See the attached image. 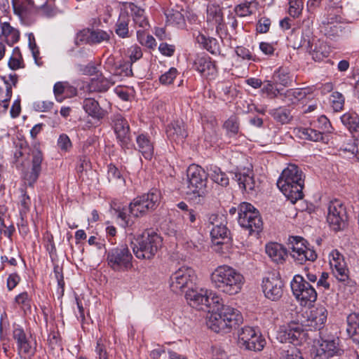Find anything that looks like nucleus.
<instances>
[{"label": "nucleus", "mask_w": 359, "mask_h": 359, "mask_svg": "<svg viewBox=\"0 0 359 359\" xmlns=\"http://www.w3.org/2000/svg\"><path fill=\"white\" fill-rule=\"evenodd\" d=\"M211 283L219 292L234 295L241 291L245 283L243 276L229 265L217 266L210 275Z\"/></svg>", "instance_id": "obj_1"}, {"label": "nucleus", "mask_w": 359, "mask_h": 359, "mask_svg": "<svg viewBox=\"0 0 359 359\" xmlns=\"http://www.w3.org/2000/svg\"><path fill=\"white\" fill-rule=\"evenodd\" d=\"M277 186L292 203L304 196V175L302 170L294 164L285 168L277 181Z\"/></svg>", "instance_id": "obj_2"}, {"label": "nucleus", "mask_w": 359, "mask_h": 359, "mask_svg": "<svg viewBox=\"0 0 359 359\" xmlns=\"http://www.w3.org/2000/svg\"><path fill=\"white\" fill-rule=\"evenodd\" d=\"M312 34L313 32L310 27L304 25L300 39L299 41L294 42V48H306L314 61L321 62L329 56L330 48L323 41L313 38Z\"/></svg>", "instance_id": "obj_3"}, {"label": "nucleus", "mask_w": 359, "mask_h": 359, "mask_svg": "<svg viewBox=\"0 0 359 359\" xmlns=\"http://www.w3.org/2000/svg\"><path fill=\"white\" fill-rule=\"evenodd\" d=\"M133 255L126 244H120L106 250V262L114 272H126L133 265Z\"/></svg>", "instance_id": "obj_4"}, {"label": "nucleus", "mask_w": 359, "mask_h": 359, "mask_svg": "<svg viewBox=\"0 0 359 359\" xmlns=\"http://www.w3.org/2000/svg\"><path fill=\"white\" fill-rule=\"evenodd\" d=\"M162 238L155 232L146 231L136 239L133 247L135 257L140 259H152L161 247Z\"/></svg>", "instance_id": "obj_5"}, {"label": "nucleus", "mask_w": 359, "mask_h": 359, "mask_svg": "<svg viewBox=\"0 0 359 359\" xmlns=\"http://www.w3.org/2000/svg\"><path fill=\"white\" fill-rule=\"evenodd\" d=\"M238 222L248 235L258 234L262 230L263 222L259 212L249 203L239 205Z\"/></svg>", "instance_id": "obj_6"}, {"label": "nucleus", "mask_w": 359, "mask_h": 359, "mask_svg": "<svg viewBox=\"0 0 359 359\" xmlns=\"http://www.w3.org/2000/svg\"><path fill=\"white\" fill-rule=\"evenodd\" d=\"M12 337L16 344L18 355L20 358L31 359L36 352V341L20 325H13Z\"/></svg>", "instance_id": "obj_7"}, {"label": "nucleus", "mask_w": 359, "mask_h": 359, "mask_svg": "<svg viewBox=\"0 0 359 359\" xmlns=\"http://www.w3.org/2000/svg\"><path fill=\"white\" fill-rule=\"evenodd\" d=\"M293 295L302 306H306L315 302L317 292L315 288L301 275H295L290 283Z\"/></svg>", "instance_id": "obj_8"}, {"label": "nucleus", "mask_w": 359, "mask_h": 359, "mask_svg": "<svg viewBox=\"0 0 359 359\" xmlns=\"http://www.w3.org/2000/svg\"><path fill=\"white\" fill-rule=\"evenodd\" d=\"M348 222L346 208L343 203L337 199L331 201L327 215V222L331 230L335 232L344 231L348 226Z\"/></svg>", "instance_id": "obj_9"}, {"label": "nucleus", "mask_w": 359, "mask_h": 359, "mask_svg": "<svg viewBox=\"0 0 359 359\" xmlns=\"http://www.w3.org/2000/svg\"><path fill=\"white\" fill-rule=\"evenodd\" d=\"M196 275L189 266H182L170 277V287L175 293L186 292L195 285Z\"/></svg>", "instance_id": "obj_10"}, {"label": "nucleus", "mask_w": 359, "mask_h": 359, "mask_svg": "<svg viewBox=\"0 0 359 359\" xmlns=\"http://www.w3.org/2000/svg\"><path fill=\"white\" fill-rule=\"evenodd\" d=\"M291 255L299 264L306 261L313 262L317 258L316 251L309 247L307 241L300 236H290L287 242Z\"/></svg>", "instance_id": "obj_11"}, {"label": "nucleus", "mask_w": 359, "mask_h": 359, "mask_svg": "<svg viewBox=\"0 0 359 359\" xmlns=\"http://www.w3.org/2000/svg\"><path fill=\"white\" fill-rule=\"evenodd\" d=\"M318 346L313 351V359H330L334 356H340L344 350L339 346V339L335 337H320Z\"/></svg>", "instance_id": "obj_12"}, {"label": "nucleus", "mask_w": 359, "mask_h": 359, "mask_svg": "<svg viewBox=\"0 0 359 359\" xmlns=\"http://www.w3.org/2000/svg\"><path fill=\"white\" fill-rule=\"evenodd\" d=\"M238 344L246 350L260 351L265 346L266 340L254 327L245 326L238 333Z\"/></svg>", "instance_id": "obj_13"}, {"label": "nucleus", "mask_w": 359, "mask_h": 359, "mask_svg": "<svg viewBox=\"0 0 359 359\" xmlns=\"http://www.w3.org/2000/svg\"><path fill=\"white\" fill-rule=\"evenodd\" d=\"M208 175L205 170L195 164L191 165L187 169L188 187L198 196H203L207 193L206 184Z\"/></svg>", "instance_id": "obj_14"}, {"label": "nucleus", "mask_w": 359, "mask_h": 359, "mask_svg": "<svg viewBox=\"0 0 359 359\" xmlns=\"http://www.w3.org/2000/svg\"><path fill=\"white\" fill-rule=\"evenodd\" d=\"M284 284L278 274L270 273L264 278L262 290L264 295L271 301L279 300L283 294Z\"/></svg>", "instance_id": "obj_15"}, {"label": "nucleus", "mask_w": 359, "mask_h": 359, "mask_svg": "<svg viewBox=\"0 0 359 359\" xmlns=\"http://www.w3.org/2000/svg\"><path fill=\"white\" fill-rule=\"evenodd\" d=\"M206 22L211 29L215 27L216 32L222 39L227 34L224 29V17L222 8L216 4H210L207 6Z\"/></svg>", "instance_id": "obj_16"}, {"label": "nucleus", "mask_w": 359, "mask_h": 359, "mask_svg": "<svg viewBox=\"0 0 359 359\" xmlns=\"http://www.w3.org/2000/svg\"><path fill=\"white\" fill-rule=\"evenodd\" d=\"M12 5L14 13L24 25H31L34 23L32 14L36 7L33 0H12Z\"/></svg>", "instance_id": "obj_17"}, {"label": "nucleus", "mask_w": 359, "mask_h": 359, "mask_svg": "<svg viewBox=\"0 0 359 359\" xmlns=\"http://www.w3.org/2000/svg\"><path fill=\"white\" fill-rule=\"evenodd\" d=\"M327 310L324 306H313L306 313L304 325L310 327L311 330H320L327 322Z\"/></svg>", "instance_id": "obj_18"}, {"label": "nucleus", "mask_w": 359, "mask_h": 359, "mask_svg": "<svg viewBox=\"0 0 359 359\" xmlns=\"http://www.w3.org/2000/svg\"><path fill=\"white\" fill-rule=\"evenodd\" d=\"M209 222L212 226L210 235L215 243L219 245L223 243V240L229 239L230 231L226 226V222L223 216L211 215L209 217Z\"/></svg>", "instance_id": "obj_19"}, {"label": "nucleus", "mask_w": 359, "mask_h": 359, "mask_svg": "<svg viewBox=\"0 0 359 359\" xmlns=\"http://www.w3.org/2000/svg\"><path fill=\"white\" fill-rule=\"evenodd\" d=\"M185 298L191 306L198 310L208 309L210 305L208 291L203 288L192 287L186 290Z\"/></svg>", "instance_id": "obj_20"}, {"label": "nucleus", "mask_w": 359, "mask_h": 359, "mask_svg": "<svg viewBox=\"0 0 359 359\" xmlns=\"http://www.w3.org/2000/svg\"><path fill=\"white\" fill-rule=\"evenodd\" d=\"M112 121L117 140L122 147H127L131 140L127 120L121 114H116L114 115Z\"/></svg>", "instance_id": "obj_21"}, {"label": "nucleus", "mask_w": 359, "mask_h": 359, "mask_svg": "<svg viewBox=\"0 0 359 359\" xmlns=\"http://www.w3.org/2000/svg\"><path fill=\"white\" fill-rule=\"evenodd\" d=\"M32 168L24 174L25 183L29 187H33L37 181L41 172V163L43 161V154L40 150L36 149L32 153Z\"/></svg>", "instance_id": "obj_22"}, {"label": "nucleus", "mask_w": 359, "mask_h": 359, "mask_svg": "<svg viewBox=\"0 0 359 359\" xmlns=\"http://www.w3.org/2000/svg\"><path fill=\"white\" fill-rule=\"evenodd\" d=\"M32 168L24 174L25 183L29 187H33L37 181L41 172V163L43 161V154L40 150L36 149L32 153Z\"/></svg>", "instance_id": "obj_23"}, {"label": "nucleus", "mask_w": 359, "mask_h": 359, "mask_svg": "<svg viewBox=\"0 0 359 359\" xmlns=\"http://www.w3.org/2000/svg\"><path fill=\"white\" fill-rule=\"evenodd\" d=\"M332 273L336 278L345 285L353 287L355 283L348 276V269L346 266L344 260L330 259Z\"/></svg>", "instance_id": "obj_24"}, {"label": "nucleus", "mask_w": 359, "mask_h": 359, "mask_svg": "<svg viewBox=\"0 0 359 359\" xmlns=\"http://www.w3.org/2000/svg\"><path fill=\"white\" fill-rule=\"evenodd\" d=\"M201 76L206 78H213L217 74V67L210 57L198 56L194 62L193 67Z\"/></svg>", "instance_id": "obj_25"}, {"label": "nucleus", "mask_w": 359, "mask_h": 359, "mask_svg": "<svg viewBox=\"0 0 359 359\" xmlns=\"http://www.w3.org/2000/svg\"><path fill=\"white\" fill-rule=\"evenodd\" d=\"M311 93V90L309 88H291L280 93V97L287 106H290L303 100Z\"/></svg>", "instance_id": "obj_26"}, {"label": "nucleus", "mask_w": 359, "mask_h": 359, "mask_svg": "<svg viewBox=\"0 0 359 359\" xmlns=\"http://www.w3.org/2000/svg\"><path fill=\"white\" fill-rule=\"evenodd\" d=\"M137 147L135 148L142 154L147 160H151L154 154V142L147 134H140L136 137Z\"/></svg>", "instance_id": "obj_27"}, {"label": "nucleus", "mask_w": 359, "mask_h": 359, "mask_svg": "<svg viewBox=\"0 0 359 359\" xmlns=\"http://www.w3.org/2000/svg\"><path fill=\"white\" fill-rule=\"evenodd\" d=\"M207 325L215 332L227 333L230 332L229 327L218 307L217 311H213L209 316Z\"/></svg>", "instance_id": "obj_28"}, {"label": "nucleus", "mask_w": 359, "mask_h": 359, "mask_svg": "<svg viewBox=\"0 0 359 359\" xmlns=\"http://www.w3.org/2000/svg\"><path fill=\"white\" fill-rule=\"evenodd\" d=\"M130 18L126 11H121L115 24L114 31L121 39L130 38L133 36V30H130Z\"/></svg>", "instance_id": "obj_29"}, {"label": "nucleus", "mask_w": 359, "mask_h": 359, "mask_svg": "<svg viewBox=\"0 0 359 359\" xmlns=\"http://www.w3.org/2000/svg\"><path fill=\"white\" fill-rule=\"evenodd\" d=\"M166 134L170 140L175 142L182 141L188 136L184 122L178 120L167 126Z\"/></svg>", "instance_id": "obj_30"}, {"label": "nucleus", "mask_w": 359, "mask_h": 359, "mask_svg": "<svg viewBox=\"0 0 359 359\" xmlns=\"http://www.w3.org/2000/svg\"><path fill=\"white\" fill-rule=\"evenodd\" d=\"M219 308L230 330L242 322V316L237 309L228 305H222Z\"/></svg>", "instance_id": "obj_31"}, {"label": "nucleus", "mask_w": 359, "mask_h": 359, "mask_svg": "<svg viewBox=\"0 0 359 359\" xmlns=\"http://www.w3.org/2000/svg\"><path fill=\"white\" fill-rule=\"evenodd\" d=\"M83 108L94 119L100 120L106 114L105 110L100 106L99 102L94 98H85L83 102Z\"/></svg>", "instance_id": "obj_32"}, {"label": "nucleus", "mask_w": 359, "mask_h": 359, "mask_svg": "<svg viewBox=\"0 0 359 359\" xmlns=\"http://www.w3.org/2000/svg\"><path fill=\"white\" fill-rule=\"evenodd\" d=\"M266 253L276 263H282L287 257V250L280 244L271 243L266 245Z\"/></svg>", "instance_id": "obj_33"}, {"label": "nucleus", "mask_w": 359, "mask_h": 359, "mask_svg": "<svg viewBox=\"0 0 359 359\" xmlns=\"http://www.w3.org/2000/svg\"><path fill=\"white\" fill-rule=\"evenodd\" d=\"M342 124L353 135H359V115L354 111L344 114L341 118Z\"/></svg>", "instance_id": "obj_34"}, {"label": "nucleus", "mask_w": 359, "mask_h": 359, "mask_svg": "<svg viewBox=\"0 0 359 359\" xmlns=\"http://www.w3.org/2000/svg\"><path fill=\"white\" fill-rule=\"evenodd\" d=\"M233 179L238 182L239 187L243 190L247 192L254 190L255 182L252 170L248 169L246 172H236Z\"/></svg>", "instance_id": "obj_35"}, {"label": "nucleus", "mask_w": 359, "mask_h": 359, "mask_svg": "<svg viewBox=\"0 0 359 359\" xmlns=\"http://www.w3.org/2000/svg\"><path fill=\"white\" fill-rule=\"evenodd\" d=\"M140 196L142 198V201L144 203L147 208H149L150 210H154L160 203L161 194L158 189L153 188L147 194H144Z\"/></svg>", "instance_id": "obj_36"}, {"label": "nucleus", "mask_w": 359, "mask_h": 359, "mask_svg": "<svg viewBox=\"0 0 359 359\" xmlns=\"http://www.w3.org/2000/svg\"><path fill=\"white\" fill-rule=\"evenodd\" d=\"M207 170L208 175L214 182L224 187L229 185V179L220 168L215 165H210L207 167Z\"/></svg>", "instance_id": "obj_37"}, {"label": "nucleus", "mask_w": 359, "mask_h": 359, "mask_svg": "<svg viewBox=\"0 0 359 359\" xmlns=\"http://www.w3.org/2000/svg\"><path fill=\"white\" fill-rule=\"evenodd\" d=\"M135 25L143 29L149 27V21L145 15L144 10L131 3L129 6Z\"/></svg>", "instance_id": "obj_38"}, {"label": "nucleus", "mask_w": 359, "mask_h": 359, "mask_svg": "<svg viewBox=\"0 0 359 359\" xmlns=\"http://www.w3.org/2000/svg\"><path fill=\"white\" fill-rule=\"evenodd\" d=\"M114 84V82L100 75L96 78L91 79L88 88L91 92L103 93L107 91Z\"/></svg>", "instance_id": "obj_39"}, {"label": "nucleus", "mask_w": 359, "mask_h": 359, "mask_svg": "<svg viewBox=\"0 0 359 359\" xmlns=\"http://www.w3.org/2000/svg\"><path fill=\"white\" fill-rule=\"evenodd\" d=\"M1 36H3L6 42L10 46H13L20 39V32L13 27L9 22H1Z\"/></svg>", "instance_id": "obj_40"}, {"label": "nucleus", "mask_w": 359, "mask_h": 359, "mask_svg": "<svg viewBox=\"0 0 359 359\" xmlns=\"http://www.w3.org/2000/svg\"><path fill=\"white\" fill-rule=\"evenodd\" d=\"M272 78L276 84H279L285 87L291 86L292 83V76L287 67H279L274 72Z\"/></svg>", "instance_id": "obj_41"}, {"label": "nucleus", "mask_w": 359, "mask_h": 359, "mask_svg": "<svg viewBox=\"0 0 359 359\" xmlns=\"http://www.w3.org/2000/svg\"><path fill=\"white\" fill-rule=\"evenodd\" d=\"M259 8V3L254 0L245 1L235 7L236 13L240 17H247L255 14Z\"/></svg>", "instance_id": "obj_42"}, {"label": "nucleus", "mask_w": 359, "mask_h": 359, "mask_svg": "<svg viewBox=\"0 0 359 359\" xmlns=\"http://www.w3.org/2000/svg\"><path fill=\"white\" fill-rule=\"evenodd\" d=\"M196 41L201 44L210 53L215 55L219 50V43L217 40L212 37H206L202 34H198L196 36Z\"/></svg>", "instance_id": "obj_43"}, {"label": "nucleus", "mask_w": 359, "mask_h": 359, "mask_svg": "<svg viewBox=\"0 0 359 359\" xmlns=\"http://www.w3.org/2000/svg\"><path fill=\"white\" fill-rule=\"evenodd\" d=\"M269 114L275 121L281 124L288 123L292 119L291 111L286 107H278L270 110Z\"/></svg>", "instance_id": "obj_44"}, {"label": "nucleus", "mask_w": 359, "mask_h": 359, "mask_svg": "<svg viewBox=\"0 0 359 359\" xmlns=\"http://www.w3.org/2000/svg\"><path fill=\"white\" fill-rule=\"evenodd\" d=\"M165 16L168 24L177 26L179 28L185 27V19L180 11L174 9L168 10Z\"/></svg>", "instance_id": "obj_45"}, {"label": "nucleus", "mask_w": 359, "mask_h": 359, "mask_svg": "<svg viewBox=\"0 0 359 359\" xmlns=\"http://www.w3.org/2000/svg\"><path fill=\"white\" fill-rule=\"evenodd\" d=\"M301 135L304 137V139L313 142H319L322 141L323 142L327 143L328 138L327 136H324L323 132H319L315 129L305 128H302L299 130Z\"/></svg>", "instance_id": "obj_46"}, {"label": "nucleus", "mask_w": 359, "mask_h": 359, "mask_svg": "<svg viewBox=\"0 0 359 359\" xmlns=\"http://www.w3.org/2000/svg\"><path fill=\"white\" fill-rule=\"evenodd\" d=\"M130 213L135 217L142 216L148 211H150L149 208H147L144 203L142 201L140 196H137L130 203L129 205Z\"/></svg>", "instance_id": "obj_47"}, {"label": "nucleus", "mask_w": 359, "mask_h": 359, "mask_svg": "<svg viewBox=\"0 0 359 359\" xmlns=\"http://www.w3.org/2000/svg\"><path fill=\"white\" fill-rule=\"evenodd\" d=\"M15 304L24 311L25 314L31 312L32 297L27 292L18 294L15 297Z\"/></svg>", "instance_id": "obj_48"}, {"label": "nucleus", "mask_w": 359, "mask_h": 359, "mask_svg": "<svg viewBox=\"0 0 359 359\" xmlns=\"http://www.w3.org/2000/svg\"><path fill=\"white\" fill-rule=\"evenodd\" d=\"M330 102L332 109L336 112H339L344 109L345 98L341 93L334 91L330 95Z\"/></svg>", "instance_id": "obj_49"}, {"label": "nucleus", "mask_w": 359, "mask_h": 359, "mask_svg": "<svg viewBox=\"0 0 359 359\" xmlns=\"http://www.w3.org/2000/svg\"><path fill=\"white\" fill-rule=\"evenodd\" d=\"M8 65L9 68L13 70L24 67L23 60L18 47H15L13 49V54L8 60Z\"/></svg>", "instance_id": "obj_50"}, {"label": "nucleus", "mask_w": 359, "mask_h": 359, "mask_svg": "<svg viewBox=\"0 0 359 359\" xmlns=\"http://www.w3.org/2000/svg\"><path fill=\"white\" fill-rule=\"evenodd\" d=\"M107 177L109 181H113L118 184H125V179L121 171L113 164L108 165Z\"/></svg>", "instance_id": "obj_51"}, {"label": "nucleus", "mask_w": 359, "mask_h": 359, "mask_svg": "<svg viewBox=\"0 0 359 359\" xmlns=\"http://www.w3.org/2000/svg\"><path fill=\"white\" fill-rule=\"evenodd\" d=\"M110 34L102 29H92L90 44L100 43L104 41H109Z\"/></svg>", "instance_id": "obj_52"}, {"label": "nucleus", "mask_w": 359, "mask_h": 359, "mask_svg": "<svg viewBox=\"0 0 359 359\" xmlns=\"http://www.w3.org/2000/svg\"><path fill=\"white\" fill-rule=\"evenodd\" d=\"M302 331L301 325L292 323L288 325V328L285 330V334L287 335L286 339L291 342L297 340L300 337Z\"/></svg>", "instance_id": "obj_53"}, {"label": "nucleus", "mask_w": 359, "mask_h": 359, "mask_svg": "<svg viewBox=\"0 0 359 359\" xmlns=\"http://www.w3.org/2000/svg\"><path fill=\"white\" fill-rule=\"evenodd\" d=\"M137 38L142 45L149 48H153L156 45L155 39L151 35H146L144 30L137 31Z\"/></svg>", "instance_id": "obj_54"}, {"label": "nucleus", "mask_w": 359, "mask_h": 359, "mask_svg": "<svg viewBox=\"0 0 359 359\" xmlns=\"http://www.w3.org/2000/svg\"><path fill=\"white\" fill-rule=\"evenodd\" d=\"M114 75L120 76H131L133 75L132 65L128 62H121L114 72Z\"/></svg>", "instance_id": "obj_55"}, {"label": "nucleus", "mask_w": 359, "mask_h": 359, "mask_svg": "<svg viewBox=\"0 0 359 359\" xmlns=\"http://www.w3.org/2000/svg\"><path fill=\"white\" fill-rule=\"evenodd\" d=\"M224 127L230 136L236 135L239 130L238 119L236 116H231L224 123Z\"/></svg>", "instance_id": "obj_56"}, {"label": "nucleus", "mask_w": 359, "mask_h": 359, "mask_svg": "<svg viewBox=\"0 0 359 359\" xmlns=\"http://www.w3.org/2000/svg\"><path fill=\"white\" fill-rule=\"evenodd\" d=\"M359 327V313H352L347 317V333H355L356 329Z\"/></svg>", "instance_id": "obj_57"}, {"label": "nucleus", "mask_w": 359, "mask_h": 359, "mask_svg": "<svg viewBox=\"0 0 359 359\" xmlns=\"http://www.w3.org/2000/svg\"><path fill=\"white\" fill-rule=\"evenodd\" d=\"M41 14L46 18H53L57 13V8L55 4L46 2L39 7Z\"/></svg>", "instance_id": "obj_58"}, {"label": "nucleus", "mask_w": 359, "mask_h": 359, "mask_svg": "<svg viewBox=\"0 0 359 359\" xmlns=\"http://www.w3.org/2000/svg\"><path fill=\"white\" fill-rule=\"evenodd\" d=\"M176 68L171 67L168 72L162 74L159 78V81L163 85L171 84L177 75Z\"/></svg>", "instance_id": "obj_59"}, {"label": "nucleus", "mask_w": 359, "mask_h": 359, "mask_svg": "<svg viewBox=\"0 0 359 359\" xmlns=\"http://www.w3.org/2000/svg\"><path fill=\"white\" fill-rule=\"evenodd\" d=\"M92 29H84L76 34L75 38V43L76 45L80 43H90Z\"/></svg>", "instance_id": "obj_60"}, {"label": "nucleus", "mask_w": 359, "mask_h": 359, "mask_svg": "<svg viewBox=\"0 0 359 359\" xmlns=\"http://www.w3.org/2000/svg\"><path fill=\"white\" fill-rule=\"evenodd\" d=\"M128 54L130 59L128 62L131 65L139 60L143 55L141 48L137 45L132 46L129 48L128 50Z\"/></svg>", "instance_id": "obj_61"}, {"label": "nucleus", "mask_w": 359, "mask_h": 359, "mask_svg": "<svg viewBox=\"0 0 359 359\" xmlns=\"http://www.w3.org/2000/svg\"><path fill=\"white\" fill-rule=\"evenodd\" d=\"M21 196L20 199V205L21 206L20 212V215H25L29 210L31 205V199L29 196L23 190L21 191Z\"/></svg>", "instance_id": "obj_62"}, {"label": "nucleus", "mask_w": 359, "mask_h": 359, "mask_svg": "<svg viewBox=\"0 0 359 359\" xmlns=\"http://www.w3.org/2000/svg\"><path fill=\"white\" fill-rule=\"evenodd\" d=\"M116 212L118 213V217L123 221L125 226H131L133 224V221L130 218L133 215L130 213L129 207L116 210Z\"/></svg>", "instance_id": "obj_63"}, {"label": "nucleus", "mask_w": 359, "mask_h": 359, "mask_svg": "<svg viewBox=\"0 0 359 359\" xmlns=\"http://www.w3.org/2000/svg\"><path fill=\"white\" fill-rule=\"evenodd\" d=\"M281 354L280 359H304L301 353L297 348L294 347H290L287 350H283Z\"/></svg>", "instance_id": "obj_64"}]
</instances>
